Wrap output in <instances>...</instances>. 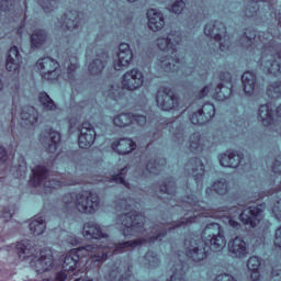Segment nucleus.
I'll return each instance as SVG.
<instances>
[{
    "mask_svg": "<svg viewBox=\"0 0 281 281\" xmlns=\"http://www.w3.org/2000/svg\"><path fill=\"white\" fill-rule=\"evenodd\" d=\"M179 36L175 34L162 35L156 41V45L161 52H165L166 58L160 60V66L165 71H177L181 67V59H179V53H177L176 45H179Z\"/></svg>",
    "mask_w": 281,
    "mask_h": 281,
    "instance_id": "obj_4",
    "label": "nucleus"
},
{
    "mask_svg": "<svg viewBox=\"0 0 281 281\" xmlns=\"http://www.w3.org/2000/svg\"><path fill=\"white\" fill-rule=\"evenodd\" d=\"M145 258L146 260H149V262H157V256H153L151 252H147Z\"/></svg>",
    "mask_w": 281,
    "mask_h": 281,
    "instance_id": "obj_57",
    "label": "nucleus"
},
{
    "mask_svg": "<svg viewBox=\"0 0 281 281\" xmlns=\"http://www.w3.org/2000/svg\"><path fill=\"white\" fill-rule=\"evenodd\" d=\"M117 207H121V210L127 211L130 206H128V203L126 202V200H122L120 203V206H117Z\"/></svg>",
    "mask_w": 281,
    "mask_h": 281,
    "instance_id": "obj_59",
    "label": "nucleus"
},
{
    "mask_svg": "<svg viewBox=\"0 0 281 281\" xmlns=\"http://www.w3.org/2000/svg\"><path fill=\"white\" fill-rule=\"evenodd\" d=\"M95 142V130L89 122H85L80 128L79 148H89Z\"/></svg>",
    "mask_w": 281,
    "mask_h": 281,
    "instance_id": "obj_17",
    "label": "nucleus"
},
{
    "mask_svg": "<svg viewBox=\"0 0 281 281\" xmlns=\"http://www.w3.org/2000/svg\"><path fill=\"white\" fill-rule=\"evenodd\" d=\"M21 119L24 124H36L38 122V112L34 106H25L21 112Z\"/></svg>",
    "mask_w": 281,
    "mask_h": 281,
    "instance_id": "obj_31",
    "label": "nucleus"
},
{
    "mask_svg": "<svg viewBox=\"0 0 281 281\" xmlns=\"http://www.w3.org/2000/svg\"><path fill=\"white\" fill-rule=\"evenodd\" d=\"M272 170H273V172L281 173V156H279L278 159L274 161Z\"/></svg>",
    "mask_w": 281,
    "mask_h": 281,
    "instance_id": "obj_51",
    "label": "nucleus"
},
{
    "mask_svg": "<svg viewBox=\"0 0 281 281\" xmlns=\"http://www.w3.org/2000/svg\"><path fill=\"white\" fill-rule=\"evenodd\" d=\"M33 177L30 180L31 186L35 188L38 186H44L45 192H52V189L61 188V186H75L76 182L72 180H56L52 179L50 176H47V169L43 166H37L32 169Z\"/></svg>",
    "mask_w": 281,
    "mask_h": 281,
    "instance_id": "obj_7",
    "label": "nucleus"
},
{
    "mask_svg": "<svg viewBox=\"0 0 281 281\" xmlns=\"http://www.w3.org/2000/svg\"><path fill=\"white\" fill-rule=\"evenodd\" d=\"M45 1H46V2H44V4L42 5V8H43L44 10H46V11H49V10H50L49 5H53L54 0H45Z\"/></svg>",
    "mask_w": 281,
    "mask_h": 281,
    "instance_id": "obj_58",
    "label": "nucleus"
},
{
    "mask_svg": "<svg viewBox=\"0 0 281 281\" xmlns=\"http://www.w3.org/2000/svg\"><path fill=\"white\" fill-rule=\"evenodd\" d=\"M113 122L115 126H119L120 128H124L125 126H128L130 124H135V123L139 124V126H144V124H146V116L133 115L131 113H123L114 117Z\"/></svg>",
    "mask_w": 281,
    "mask_h": 281,
    "instance_id": "obj_18",
    "label": "nucleus"
},
{
    "mask_svg": "<svg viewBox=\"0 0 281 281\" xmlns=\"http://www.w3.org/2000/svg\"><path fill=\"white\" fill-rule=\"evenodd\" d=\"M124 172H126V168H123L119 175L112 176L110 178V183H121V184L125 186V188H130L128 183H126V181H124V177H123Z\"/></svg>",
    "mask_w": 281,
    "mask_h": 281,
    "instance_id": "obj_42",
    "label": "nucleus"
},
{
    "mask_svg": "<svg viewBox=\"0 0 281 281\" xmlns=\"http://www.w3.org/2000/svg\"><path fill=\"white\" fill-rule=\"evenodd\" d=\"M186 8V2L182 0L177 1L171 8L169 9L170 12H173L175 14H181L183 12V9Z\"/></svg>",
    "mask_w": 281,
    "mask_h": 281,
    "instance_id": "obj_43",
    "label": "nucleus"
},
{
    "mask_svg": "<svg viewBox=\"0 0 281 281\" xmlns=\"http://www.w3.org/2000/svg\"><path fill=\"white\" fill-rule=\"evenodd\" d=\"M272 213L274 214L278 221H281V200H279L272 209Z\"/></svg>",
    "mask_w": 281,
    "mask_h": 281,
    "instance_id": "obj_46",
    "label": "nucleus"
},
{
    "mask_svg": "<svg viewBox=\"0 0 281 281\" xmlns=\"http://www.w3.org/2000/svg\"><path fill=\"white\" fill-rule=\"evenodd\" d=\"M78 23H80L79 15L76 11H69L61 18V21L59 22V27H63V30H76Z\"/></svg>",
    "mask_w": 281,
    "mask_h": 281,
    "instance_id": "obj_26",
    "label": "nucleus"
},
{
    "mask_svg": "<svg viewBox=\"0 0 281 281\" xmlns=\"http://www.w3.org/2000/svg\"><path fill=\"white\" fill-rule=\"evenodd\" d=\"M261 260L258 257H250L247 262V268L249 271H251L250 278L254 281L260 280V272L258 269H260Z\"/></svg>",
    "mask_w": 281,
    "mask_h": 281,
    "instance_id": "obj_33",
    "label": "nucleus"
},
{
    "mask_svg": "<svg viewBox=\"0 0 281 281\" xmlns=\"http://www.w3.org/2000/svg\"><path fill=\"white\" fill-rule=\"evenodd\" d=\"M277 115L281 117V104L277 108Z\"/></svg>",
    "mask_w": 281,
    "mask_h": 281,
    "instance_id": "obj_63",
    "label": "nucleus"
},
{
    "mask_svg": "<svg viewBox=\"0 0 281 281\" xmlns=\"http://www.w3.org/2000/svg\"><path fill=\"white\" fill-rule=\"evenodd\" d=\"M157 168H158V165L153 166V162H149V164L147 165V170H148L149 172H151V175H157V172L155 171V169H157Z\"/></svg>",
    "mask_w": 281,
    "mask_h": 281,
    "instance_id": "obj_56",
    "label": "nucleus"
},
{
    "mask_svg": "<svg viewBox=\"0 0 281 281\" xmlns=\"http://www.w3.org/2000/svg\"><path fill=\"white\" fill-rule=\"evenodd\" d=\"M201 239L191 237L184 240L187 257L193 262H201L207 258V249L221 251L227 245L223 229L218 223H211L203 229Z\"/></svg>",
    "mask_w": 281,
    "mask_h": 281,
    "instance_id": "obj_1",
    "label": "nucleus"
},
{
    "mask_svg": "<svg viewBox=\"0 0 281 281\" xmlns=\"http://www.w3.org/2000/svg\"><path fill=\"white\" fill-rule=\"evenodd\" d=\"M273 110L269 108V104L261 105L259 108V122L263 126H269L273 123Z\"/></svg>",
    "mask_w": 281,
    "mask_h": 281,
    "instance_id": "obj_32",
    "label": "nucleus"
},
{
    "mask_svg": "<svg viewBox=\"0 0 281 281\" xmlns=\"http://www.w3.org/2000/svg\"><path fill=\"white\" fill-rule=\"evenodd\" d=\"M5 161H8V153L5 151V148L0 146V166L5 164Z\"/></svg>",
    "mask_w": 281,
    "mask_h": 281,
    "instance_id": "obj_48",
    "label": "nucleus"
},
{
    "mask_svg": "<svg viewBox=\"0 0 281 281\" xmlns=\"http://www.w3.org/2000/svg\"><path fill=\"white\" fill-rule=\"evenodd\" d=\"M214 115H216V109L214 108V104L205 103L201 110L193 112V114L190 117V121L195 125H203L207 121L212 120Z\"/></svg>",
    "mask_w": 281,
    "mask_h": 281,
    "instance_id": "obj_15",
    "label": "nucleus"
},
{
    "mask_svg": "<svg viewBox=\"0 0 281 281\" xmlns=\"http://www.w3.org/2000/svg\"><path fill=\"white\" fill-rule=\"evenodd\" d=\"M157 106L162 111H172L179 109V99L175 95V91L170 88H159L156 95Z\"/></svg>",
    "mask_w": 281,
    "mask_h": 281,
    "instance_id": "obj_9",
    "label": "nucleus"
},
{
    "mask_svg": "<svg viewBox=\"0 0 281 281\" xmlns=\"http://www.w3.org/2000/svg\"><path fill=\"white\" fill-rule=\"evenodd\" d=\"M3 5H12V0H2V4H1V10H3V12H5V8H3Z\"/></svg>",
    "mask_w": 281,
    "mask_h": 281,
    "instance_id": "obj_61",
    "label": "nucleus"
},
{
    "mask_svg": "<svg viewBox=\"0 0 281 281\" xmlns=\"http://www.w3.org/2000/svg\"><path fill=\"white\" fill-rule=\"evenodd\" d=\"M226 80L224 83L217 86L215 89V93L213 94V98L215 100H218L220 102H223V100H227L229 95H232V76L229 74H226Z\"/></svg>",
    "mask_w": 281,
    "mask_h": 281,
    "instance_id": "obj_23",
    "label": "nucleus"
},
{
    "mask_svg": "<svg viewBox=\"0 0 281 281\" xmlns=\"http://www.w3.org/2000/svg\"><path fill=\"white\" fill-rule=\"evenodd\" d=\"M277 19L279 20V23L281 24V14L280 13L277 15Z\"/></svg>",
    "mask_w": 281,
    "mask_h": 281,
    "instance_id": "obj_64",
    "label": "nucleus"
},
{
    "mask_svg": "<svg viewBox=\"0 0 281 281\" xmlns=\"http://www.w3.org/2000/svg\"><path fill=\"white\" fill-rule=\"evenodd\" d=\"M108 98H112V100H117V95H120V90L112 88L106 92Z\"/></svg>",
    "mask_w": 281,
    "mask_h": 281,
    "instance_id": "obj_49",
    "label": "nucleus"
},
{
    "mask_svg": "<svg viewBox=\"0 0 281 281\" xmlns=\"http://www.w3.org/2000/svg\"><path fill=\"white\" fill-rule=\"evenodd\" d=\"M183 207L187 213L184 214L183 221L178 224L177 227H181V225H188L190 223H198L201 216L203 218H209V216H211L213 218H223V222L228 223L229 227H233V229H240V223L234 220L238 214H240V209L238 207H232L227 215L221 212L211 214L205 210V202H196L194 201V198H187L183 201Z\"/></svg>",
    "mask_w": 281,
    "mask_h": 281,
    "instance_id": "obj_2",
    "label": "nucleus"
},
{
    "mask_svg": "<svg viewBox=\"0 0 281 281\" xmlns=\"http://www.w3.org/2000/svg\"><path fill=\"white\" fill-rule=\"evenodd\" d=\"M228 251L233 254L235 258H247V254H249L247 243L240 237H235L228 243Z\"/></svg>",
    "mask_w": 281,
    "mask_h": 281,
    "instance_id": "obj_21",
    "label": "nucleus"
},
{
    "mask_svg": "<svg viewBox=\"0 0 281 281\" xmlns=\"http://www.w3.org/2000/svg\"><path fill=\"white\" fill-rule=\"evenodd\" d=\"M110 281H128L126 278H122V273L117 271H112L109 276Z\"/></svg>",
    "mask_w": 281,
    "mask_h": 281,
    "instance_id": "obj_44",
    "label": "nucleus"
},
{
    "mask_svg": "<svg viewBox=\"0 0 281 281\" xmlns=\"http://www.w3.org/2000/svg\"><path fill=\"white\" fill-rule=\"evenodd\" d=\"M245 35L248 41H254V38H256V31H248L245 33Z\"/></svg>",
    "mask_w": 281,
    "mask_h": 281,
    "instance_id": "obj_55",
    "label": "nucleus"
},
{
    "mask_svg": "<svg viewBox=\"0 0 281 281\" xmlns=\"http://www.w3.org/2000/svg\"><path fill=\"white\" fill-rule=\"evenodd\" d=\"M119 50L120 52L114 63V69L116 71H122V69L131 65V61L133 60V52L131 50V46L127 43L120 44Z\"/></svg>",
    "mask_w": 281,
    "mask_h": 281,
    "instance_id": "obj_16",
    "label": "nucleus"
},
{
    "mask_svg": "<svg viewBox=\"0 0 281 281\" xmlns=\"http://www.w3.org/2000/svg\"><path fill=\"white\" fill-rule=\"evenodd\" d=\"M160 190L166 194H175V183L169 182L167 187H162Z\"/></svg>",
    "mask_w": 281,
    "mask_h": 281,
    "instance_id": "obj_47",
    "label": "nucleus"
},
{
    "mask_svg": "<svg viewBox=\"0 0 281 281\" xmlns=\"http://www.w3.org/2000/svg\"><path fill=\"white\" fill-rule=\"evenodd\" d=\"M67 243H69V245H72V247H75L80 243V239H78L76 236H70L67 238Z\"/></svg>",
    "mask_w": 281,
    "mask_h": 281,
    "instance_id": "obj_53",
    "label": "nucleus"
},
{
    "mask_svg": "<svg viewBox=\"0 0 281 281\" xmlns=\"http://www.w3.org/2000/svg\"><path fill=\"white\" fill-rule=\"evenodd\" d=\"M207 93H210V87L209 86L203 88V90L200 93V98H205V95H207Z\"/></svg>",
    "mask_w": 281,
    "mask_h": 281,
    "instance_id": "obj_60",
    "label": "nucleus"
},
{
    "mask_svg": "<svg viewBox=\"0 0 281 281\" xmlns=\"http://www.w3.org/2000/svg\"><path fill=\"white\" fill-rule=\"evenodd\" d=\"M112 148L119 155H128V153H133V150L137 148V145L131 138H121L116 143L112 144Z\"/></svg>",
    "mask_w": 281,
    "mask_h": 281,
    "instance_id": "obj_25",
    "label": "nucleus"
},
{
    "mask_svg": "<svg viewBox=\"0 0 281 281\" xmlns=\"http://www.w3.org/2000/svg\"><path fill=\"white\" fill-rule=\"evenodd\" d=\"M144 85V74L137 69H132L123 76L122 87L127 91H135Z\"/></svg>",
    "mask_w": 281,
    "mask_h": 281,
    "instance_id": "obj_14",
    "label": "nucleus"
},
{
    "mask_svg": "<svg viewBox=\"0 0 281 281\" xmlns=\"http://www.w3.org/2000/svg\"><path fill=\"white\" fill-rule=\"evenodd\" d=\"M21 66V55L19 54V48L13 46L9 50L7 58V69L8 71H16Z\"/></svg>",
    "mask_w": 281,
    "mask_h": 281,
    "instance_id": "obj_27",
    "label": "nucleus"
},
{
    "mask_svg": "<svg viewBox=\"0 0 281 281\" xmlns=\"http://www.w3.org/2000/svg\"><path fill=\"white\" fill-rule=\"evenodd\" d=\"M212 190L216 192V194H227V182L225 180L214 182L212 188L206 189V194H212Z\"/></svg>",
    "mask_w": 281,
    "mask_h": 281,
    "instance_id": "obj_35",
    "label": "nucleus"
},
{
    "mask_svg": "<svg viewBox=\"0 0 281 281\" xmlns=\"http://www.w3.org/2000/svg\"><path fill=\"white\" fill-rule=\"evenodd\" d=\"M58 67H60L58 61L50 57H44L36 63V68L44 80H58V76H60Z\"/></svg>",
    "mask_w": 281,
    "mask_h": 281,
    "instance_id": "obj_11",
    "label": "nucleus"
},
{
    "mask_svg": "<svg viewBox=\"0 0 281 281\" xmlns=\"http://www.w3.org/2000/svg\"><path fill=\"white\" fill-rule=\"evenodd\" d=\"M191 164H194L195 167H193V177L196 179H201L203 175H205V167L203 166V162H201L200 159L195 158L191 161Z\"/></svg>",
    "mask_w": 281,
    "mask_h": 281,
    "instance_id": "obj_39",
    "label": "nucleus"
},
{
    "mask_svg": "<svg viewBox=\"0 0 281 281\" xmlns=\"http://www.w3.org/2000/svg\"><path fill=\"white\" fill-rule=\"evenodd\" d=\"M41 143L48 145V153H56L60 143V134L56 131L48 130L41 135Z\"/></svg>",
    "mask_w": 281,
    "mask_h": 281,
    "instance_id": "obj_22",
    "label": "nucleus"
},
{
    "mask_svg": "<svg viewBox=\"0 0 281 281\" xmlns=\"http://www.w3.org/2000/svg\"><path fill=\"white\" fill-rule=\"evenodd\" d=\"M190 148L192 153H199V150H203V147H201V137L199 134H193L191 137Z\"/></svg>",
    "mask_w": 281,
    "mask_h": 281,
    "instance_id": "obj_41",
    "label": "nucleus"
},
{
    "mask_svg": "<svg viewBox=\"0 0 281 281\" xmlns=\"http://www.w3.org/2000/svg\"><path fill=\"white\" fill-rule=\"evenodd\" d=\"M241 161L243 157L235 151H227L220 157V164L224 168H238Z\"/></svg>",
    "mask_w": 281,
    "mask_h": 281,
    "instance_id": "obj_24",
    "label": "nucleus"
},
{
    "mask_svg": "<svg viewBox=\"0 0 281 281\" xmlns=\"http://www.w3.org/2000/svg\"><path fill=\"white\" fill-rule=\"evenodd\" d=\"M276 58L278 60H281L280 53L261 58V65L263 67V71H267V74H274V76L278 74H281L280 61H278Z\"/></svg>",
    "mask_w": 281,
    "mask_h": 281,
    "instance_id": "obj_19",
    "label": "nucleus"
},
{
    "mask_svg": "<svg viewBox=\"0 0 281 281\" xmlns=\"http://www.w3.org/2000/svg\"><path fill=\"white\" fill-rule=\"evenodd\" d=\"M31 267L36 273H45V271H52L54 269V255L52 250H42L40 257H34L31 261Z\"/></svg>",
    "mask_w": 281,
    "mask_h": 281,
    "instance_id": "obj_13",
    "label": "nucleus"
},
{
    "mask_svg": "<svg viewBox=\"0 0 281 281\" xmlns=\"http://www.w3.org/2000/svg\"><path fill=\"white\" fill-rule=\"evenodd\" d=\"M148 27L151 32H159L166 25L164 14L156 9H149L147 11Z\"/></svg>",
    "mask_w": 281,
    "mask_h": 281,
    "instance_id": "obj_20",
    "label": "nucleus"
},
{
    "mask_svg": "<svg viewBox=\"0 0 281 281\" xmlns=\"http://www.w3.org/2000/svg\"><path fill=\"white\" fill-rule=\"evenodd\" d=\"M76 69H78V65H76V64H71L68 67V76H69V78H71V76H74V72L76 71Z\"/></svg>",
    "mask_w": 281,
    "mask_h": 281,
    "instance_id": "obj_54",
    "label": "nucleus"
},
{
    "mask_svg": "<svg viewBox=\"0 0 281 281\" xmlns=\"http://www.w3.org/2000/svg\"><path fill=\"white\" fill-rule=\"evenodd\" d=\"M38 101L46 111H54V109H56V104L54 103L52 98H49V94L46 92L40 93Z\"/></svg>",
    "mask_w": 281,
    "mask_h": 281,
    "instance_id": "obj_36",
    "label": "nucleus"
},
{
    "mask_svg": "<svg viewBox=\"0 0 281 281\" xmlns=\"http://www.w3.org/2000/svg\"><path fill=\"white\" fill-rule=\"evenodd\" d=\"M204 34L220 43V49L225 52L229 48V37L225 35V25L221 22L209 23L204 27Z\"/></svg>",
    "mask_w": 281,
    "mask_h": 281,
    "instance_id": "obj_10",
    "label": "nucleus"
},
{
    "mask_svg": "<svg viewBox=\"0 0 281 281\" xmlns=\"http://www.w3.org/2000/svg\"><path fill=\"white\" fill-rule=\"evenodd\" d=\"M150 234L146 239L145 243H155L156 240H161L162 236H166V229L164 227L153 228Z\"/></svg>",
    "mask_w": 281,
    "mask_h": 281,
    "instance_id": "obj_37",
    "label": "nucleus"
},
{
    "mask_svg": "<svg viewBox=\"0 0 281 281\" xmlns=\"http://www.w3.org/2000/svg\"><path fill=\"white\" fill-rule=\"evenodd\" d=\"M281 82H273L268 87V95L270 98H280Z\"/></svg>",
    "mask_w": 281,
    "mask_h": 281,
    "instance_id": "obj_40",
    "label": "nucleus"
},
{
    "mask_svg": "<svg viewBox=\"0 0 281 281\" xmlns=\"http://www.w3.org/2000/svg\"><path fill=\"white\" fill-rule=\"evenodd\" d=\"M108 56L105 53H102L99 58L94 59L90 65H89V71L90 74H101V71L104 69V65L106 63Z\"/></svg>",
    "mask_w": 281,
    "mask_h": 281,
    "instance_id": "obj_34",
    "label": "nucleus"
},
{
    "mask_svg": "<svg viewBox=\"0 0 281 281\" xmlns=\"http://www.w3.org/2000/svg\"><path fill=\"white\" fill-rule=\"evenodd\" d=\"M67 280V273L64 271H59L55 276V281H65Z\"/></svg>",
    "mask_w": 281,
    "mask_h": 281,
    "instance_id": "obj_52",
    "label": "nucleus"
},
{
    "mask_svg": "<svg viewBox=\"0 0 281 281\" xmlns=\"http://www.w3.org/2000/svg\"><path fill=\"white\" fill-rule=\"evenodd\" d=\"M265 212V205L249 206L245 209L239 218L244 225L248 227H256L260 221H262V213Z\"/></svg>",
    "mask_w": 281,
    "mask_h": 281,
    "instance_id": "obj_12",
    "label": "nucleus"
},
{
    "mask_svg": "<svg viewBox=\"0 0 281 281\" xmlns=\"http://www.w3.org/2000/svg\"><path fill=\"white\" fill-rule=\"evenodd\" d=\"M16 251L20 260H27V258H32L34 247H32L29 240H23L16 244Z\"/></svg>",
    "mask_w": 281,
    "mask_h": 281,
    "instance_id": "obj_28",
    "label": "nucleus"
},
{
    "mask_svg": "<svg viewBox=\"0 0 281 281\" xmlns=\"http://www.w3.org/2000/svg\"><path fill=\"white\" fill-rule=\"evenodd\" d=\"M26 173H27V166L25 165V162H22V165H20L19 168L16 169L15 177L18 178L25 177Z\"/></svg>",
    "mask_w": 281,
    "mask_h": 281,
    "instance_id": "obj_45",
    "label": "nucleus"
},
{
    "mask_svg": "<svg viewBox=\"0 0 281 281\" xmlns=\"http://www.w3.org/2000/svg\"><path fill=\"white\" fill-rule=\"evenodd\" d=\"M82 235L85 238H94L95 240H99L97 245H88V247H94L97 249V256H102V254H105V260L111 254H122V251H131V249H135L137 245H140L142 241H126L123 244H113L109 241V238L104 233H102V229H100V225L88 222L83 225Z\"/></svg>",
    "mask_w": 281,
    "mask_h": 281,
    "instance_id": "obj_3",
    "label": "nucleus"
},
{
    "mask_svg": "<svg viewBox=\"0 0 281 281\" xmlns=\"http://www.w3.org/2000/svg\"><path fill=\"white\" fill-rule=\"evenodd\" d=\"M97 251L98 248L93 246H86L70 250V252L64 258V271H76V269H78V262H80V258L82 257L90 258L91 262L94 263L104 262V260H106V255L104 252H102V255H98Z\"/></svg>",
    "mask_w": 281,
    "mask_h": 281,
    "instance_id": "obj_6",
    "label": "nucleus"
},
{
    "mask_svg": "<svg viewBox=\"0 0 281 281\" xmlns=\"http://www.w3.org/2000/svg\"><path fill=\"white\" fill-rule=\"evenodd\" d=\"M64 204L70 210L76 207L82 214H94L100 207V198L91 191L70 193L64 196Z\"/></svg>",
    "mask_w": 281,
    "mask_h": 281,
    "instance_id": "obj_5",
    "label": "nucleus"
},
{
    "mask_svg": "<svg viewBox=\"0 0 281 281\" xmlns=\"http://www.w3.org/2000/svg\"><path fill=\"white\" fill-rule=\"evenodd\" d=\"M241 82L244 85L245 93H247L248 95H251V93L256 89V75H254V72L251 71H246L241 76Z\"/></svg>",
    "mask_w": 281,
    "mask_h": 281,
    "instance_id": "obj_29",
    "label": "nucleus"
},
{
    "mask_svg": "<svg viewBox=\"0 0 281 281\" xmlns=\"http://www.w3.org/2000/svg\"><path fill=\"white\" fill-rule=\"evenodd\" d=\"M47 38V35H45L44 31H35L31 35V45L32 47H38L40 45H43V42Z\"/></svg>",
    "mask_w": 281,
    "mask_h": 281,
    "instance_id": "obj_38",
    "label": "nucleus"
},
{
    "mask_svg": "<svg viewBox=\"0 0 281 281\" xmlns=\"http://www.w3.org/2000/svg\"><path fill=\"white\" fill-rule=\"evenodd\" d=\"M257 12H258V9L256 8V5H250L249 8L246 9V16L248 18L255 16Z\"/></svg>",
    "mask_w": 281,
    "mask_h": 281,
    "instance_id": "obj_50",
    "label": "nucleus"
},
{
    "mask_svg": "<svg viewBox=\"0 0 281 281\" xmlns=\"http://www.w3.org/2000/svg\"><path fill=\"white\" fill-rule=\"evenodd\" d=\"M119 221L121 225H123V234L124 236H135V234H139L143 232L142 227L146 217L138 213L137 211L123 213L120 215Z\"/></svg>",
    "mask_w": 281,
    "mask_h": 281,
    "instance_id": "obj_8",
    "label": "nucleus"
},
{
    "mask_svg": "<svg viewBox=\"0 0 281 281\" xmlns=\"http://www.w3.org/2000/svg\"><path fill=\"white\" fill-rule=\"evenodd\" d=\"M46 227L45 220L42 216H35L29 224V229L34 236H41Z\"/></svg>",
    "mask_w": 281,
    "mask_h": 281,
    "instance_id": "obj_30",
    "label": "nucleus"
},
{
    "mask_svg": "<svg viewBox=\"0 0 281 281\" xmlns=\"http://www.w3.org/2000/svg\"><path fill=\"white\" fill-rule=\"evenodd\" d=\"M2 218H12V213H4L2 214Z\"/></svg>",
    "mask_w": 281,
    "mask_h": 281,
    "instance_id": "obj_62",
    "label": "nucleus"
}]
</instances>
